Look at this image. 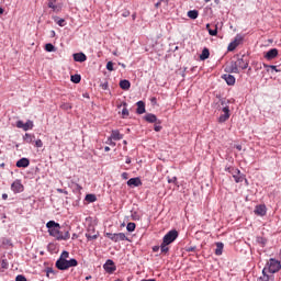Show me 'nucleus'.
Masks as SVG:
<instances>
[{
    "label": "nucleus",
    "instance_id": "nucleus-21",
    "mask_svg": "<svg viewBox=\"0 0 281 281\" xmlns=\"http://www.w3.org/2000/svg\"><path fill=\"white\" fill-rule=\"evenodd\" d=\"M257 281H271V277L267 274V267L262 269V276Z\"/></svg>",
    "mask_w": 281,
    "mask_h": 281
},
{
    "label": "nucleus",
    "instance_id": "nucleus-9",
    "mask_svg": "<svg viewBox=\"0 0 281 281\" xmlns=\"http://www.w3.org/2000/svg\"><path fill=\"white\" fill-rule=\"evenodd\" d=\"M222 111H223V113L224 114H222L220 117H218V122H220V124H223V123H225V122H227L228 120H229V106H224L223 109H222Z\"/></svg>",
    "mask_w": 281,
    "mask_h": 281
},
{
    "label": "nucleus",
    "instance_id": "nucleus-55",
    "mask_svg": "<svg viewBox=\"0 0 281 281\" xmlns=\"http://www.w3.org/2000/svg\"><path fill=\"white\" fill-rule=\"evenodd\" d=\"M232 170H236V168H234V167H226L225 168V171L229 172V175H232Z\"/></svg>",
    "mask_w": 281,
    "mask_h": 281
},
{
    "label": "nucleus",
    "instance_id": "nucleus-15",
    "mask_svg": "<svg viewBox=\"0 0 281 281\" xmlns=\"http://www.w3.org/2000/svg\"><path fill=\"white\" fill-rule=\"evenodd\" d=\"M222 78L229 87H234V85H236V77L233 75H224Z\"/></svg>",
    "mask_w": 281,
    "mask_h": 281
},
{
    "label": "nucleus",
    "instance_id": "nucleus-52",
    "mask_svg": "<svg viewBox=\"0 0 281 281\" xmlns=\"http://www.w3.org/2000/svg\"><path fill=\"white\" fill-rule=\"evenodd\" d=\"M122 115H123V119H126V116L128 115V109L124 108L122 110Z\"/></svg>",
    "mask_w": 281,
    "mask_h": 281
},
{
    "label": "nucleus",
    "instance_id": "nucleus-63",
    "mask_svg": "<svg viewBox=\"0 0 281 281\" xmlns=\"http://www.w3.org/2000/svg\"><path fill=\"white\" fill-rule=\"evenodd\" d=\"M142 281H156L155 279H143Z\"/></svg>",
    "mask_w": 281,
    "mask_h": 281
},
{
    "label": "nucleus",
    "instance_id": "nucleus-33",
    "mask_svg": "<svg viewBox=\"0 0 281 281\" xmlns=\"http://www.w3.org/2000/svg\"><path fill=\"white\" fill-rule=\"evenodd\" d=\"M59 229H60V226L59 227H55V228H50V231H48V234L50 236H53L54 238H56L58 236Z\"/></svg>",
    "mask_w": 281,
    "mask_h": 281
},
{
    "label": "nucleus",
    "instance_id": "nucleus-27",
    "mask_svg": "<svg viewBox=\"0 0 281 281\" xmlns=\"http://www.w3.org/2000/svg\"><path fill=\"white\" fill-rule=\"evenodd\" d=\"M46 227L49 232L50 229H55L56 227H60V224H58L54 221H49V222H47Z\"/></svg>",
    "mask_w": 281,
    "mask_h": 281
},
{
    "label": "nucleus",
    "instance_id": "nucleus-17",
    "mask_svg": "<svg viewBox=\"0 0 281 281\" xmlns=\"http://www.w3.org/2000/svg\"><path fill=\"white\" fill-rule=\"evenodd\" d=\"M136 105H137L136 113L138 115H143V113H146V103H144V101H138Z\"/></svg>",
    "mask_w": 281,
    "mask_h": 281
},
{
    "label": "nucleus",
    "instance_id": "nucleus-31",
    "mask_svg": "<svg viewBox=\"0 0 281 281\" xmlns=\"http://www.w3.org/2000/svg\"><path fill=\"white\" fill-rule=\"evenodd\" d=\"M56 3V0H49L48 1V8H50L52 10H54V12H58V7L55 4Z\"/></svg>",
    "mask_w": 281,
    "mask_h": 281
},
{
    "label": "nucleus",
    "instance_id": "nucleus-41",
    "mask_svg": "<svg viewBox=\"0 0 281 281\" xmlns=\"http://www.w3.org/2000/svg\"><path fill=\"white\" fill-rule=\"evenodd\" d=\"M237 47H238V44L236 42H232L228 45L227 49H228V52H234V49H236Z\"/></svg>",
    "mask_w": 281,
    "mask_h": 281
},
{
    "label": "nucleus",
    "instance_id": "nucleus-54",
    "mask_svg": "<svg viewBox=\"0 0 281 281\" xmlns=\"http://www.w3.org/2000/svg\"><path fill=\"white\" fill-rule=\"evenodd\" d=\"M57 192H59V194H69L65 189H57Z\"/></svg>",
    "mask_w": 281,
    "mask_h": 281
},
{
    "label": "nucleus",
    "instance_id": "nucleus-62",
    "mask_svg": "<svg viewBox=\"0 0 281 281\" xmlns=\"http://www.w3.org/2000/svg\"><path fill=\"white\" fill-rule=\"evenodd\" d=\"M2 199H3V201H5L8 199V193H3Z\"/></svg>",
    "mask_w": 281,
    "mask_h": 281
},
{
    "label": "nucleus",
    "instance_id": "nucleus-8",
    "mask_svg": "<svg viewBox=\"0 0 281 281\" xmlns=\"http://www.w3.org/2000/svg\"><path fill=\"white\" fill-rule=\"evenodd\" d=\"M238 69H247L249 67V59L245 55L238 58L236 61Z\"/></svg>",
    "mask_w": 281,
    "mask_h": 281
},
{
    "label": "nucleus",
    "instance_id": "nucleus-47",
    "mask_svg": "<svg viewBox=\"0 0 281 281\" xmlns=\"http://www.w3.org/2000/svg\"><path fill=\"white\" fill-rule=\"evenodd\" d=\"M167 181L168 183H175V186H177V177H172V178L168 177Z\"/></svg>",
    "mask_w": 281,
    "mask_h": 281
},
{
    "label": "nucleus",
    "instance_id": "nucleus-59",
    "mask_svg": "<svg viewBox=\"0 0 281 281\" xmlns=\"http://www.w3.org/2000/svg\"><path fill=\"white\" fill-rule=\"evenodd\" d=\"M196 247H189L187 248V251H195Z\"/></svg>",
    "mask_w": 281,
    "mask_h": 281
},
{
    "label": "nucleus",
    "instance_id": "nucleus-4",
    "mask_svg": "<svg viewBox=\"0 0 281 281\" xmlns=\"http://www.w3.org/2000/svg\"><path fill=\"white\" fill-rule=\"evenodd\" d=\"M267 267L269 273H278V271L281 269V263L279 260L272 258L268 261Z\"/></svg>",
    "mask_w": 281,
    "mask_h": 281
},
{
    "label": "nucleus",
    "instance_id": "nucleus-7",
    "mask_svg": "<svg viewBox=\"0 0 281 281\" xmlns=\"http://www.w3.org/2000/svg\"><path fill=\"white\" fill-rule=\"evenodd\" d=\"M231 175L235 179V183H243L245 181V176L238 169H232Z\"/></svg>",
    "mask_w": 281,
    "mask_h": 281
},
{
    "label": "nucleus",
    "instance_id": "nucleus-12",
    "mask_svg": "<svg viewBox=\"0 0 281 281\" xmlns=\"http://www.w3.org/2000/svg\"><path fill=\"white\" fill-rule=\"evenodd\" d=\"M127 186L130 188H139V186H142V179H139V178H131L127 181Z\"/></svg>",
    "mask_w": 281,
    "mask_h": 281
},
{
    "label": "nucleus",
    "instance_id": "nucleus-57",
    "mask_svg": "<svg viewBox=\"0 0 281 281\" xmlns=\"http://www.w3.org/2000/svg\"><path fill=\"white\" fill-rule=\"evenodd\" d=\"M150 102H151V104H157V98L153 97V98L150 99Z\"/></svg>",
    "mask_w": 281,
    "mask_h": 281
},
{
    "label": "nucleus",
    "instance_id": "nucleus-20",
    "mask_svg": "<svg viewBox=\"0 0 281 281\" xmlns=\"http://www.w3.org/2000/svg\"><path fill=\"white\" fill-rule=\"evenodd\" d=\"M120 87L124 91H128L131 89V81H128L126 79H123V80L120 81Z\"/></svg>",
    "mask_w": 281,
    "mask_h": 281
},
{
    "label": "nucleus",
    "instance_id": "nucleus-25",
    "mask_svg": "<svg viewBox=\"0 0 281 281\" xmlns=\"http://www.w3.org/2000/svg\"><path fill=\"white\" fill-rule=\"evenodd\" d=\"M63 235L59 237L61 238V240H69V238H71V235L69 234V229L68 228H64Z\"/></svg>",
    "mask_w": 281,
    "mask_h": 281
},
{
    "label": "nucleus",
    "instance_id": "nucleus-48",
    "mask_svg": "<svg viewBox=\"0 0 281 281\" xmlns=\"http://www.w3.org/2000/svg\"><path fill=\"white\" fill-rule=\"evenodd\" d=\"M35 147L43 148V140H41V139L35 140Z\"/></svg>",
    "mask_w": 281,
    "mask_h": 281
},
{
    "label": "nucleus",
    "instance_id": "nucleus-18",
    "mask_svg": "<svg viewBox=\"0 0 281 281\" xmlns=\"http://www.w3.org/2000/svg\"><path fill=\"white\" fill-rule=\"evenodd\" d=\"M16 168H27L30 166V159L27 158H21L16 161Z\"/></svg>",
    "mask_w": 281,
    "mask_h": 281
},
{
    "label": "nucleus",
    "instance_id": "nucleus-26",
    "mask_svg": "<svg viewBox=\"0 0 281 281\" xmlns=\"http://www.w3.org/2000/svg\"><path fill=\"white\" fill-rule=\"evenodd\" d=\"M187 15L189 16V19H199V11L198 10H190L188 11Z\"/></svg>",
    "mask_w": 281,
    "mask_h": 281
},
{
    "label": "nucleus",
    "instance_id": "nucleus-35",
    "mask_svg": "<svg viewBox=\"0 0 281 281\" xmlns=\"http://www.w3.org/2000/svg\"><path fill=\"white\" fill-rule=\"evenodd\" d=\"M55 23L59 25V27H65V19H60L58 16L54 18Z\"/></svg>",
    "mask_w": 281,
    "mask_h": 281
},
{
    "label": "nucleus",
    "instance_id": "nucleus-45",
    "mask_svg": "<svg viewBox=\"0 0 281 281\" xmlns=\"http://www.w3.org/2000/svg\"><path fill=\"white\" fill-rule=\"evenodd\" d=\"M16 128H22L24 131L25 130V123H23V121H18L16 122Z\"/></svg>",
    "mask_w": 281,
    "mask_h": 281
},
{
    "label": "nucleus",
    "instance_id": "nucleus-11",
    "mask_svg": "<svg viewBox=\"0 0 281 281\" xmlns=\"http://www.w3.org/2000/svg\"><path fill=\"white\" fill-rule=\"evenodd\" d=\"M145 122H148L149 124H161V121L157 120V115L153 114V113H148L144 116Z\"/></svg>",
    "mask_w": 281,
    "mask_h": 281
},
{
    "label": "nucleus",
    "instance_id": "nucleus-40",
    "mask_svg": "<svg viewBox=\"0 0 281 281\" xmlns=\"http://www.w3.org/2000/svg\"><path fill=\"white\" fill-rule=\"evenodd\" d=\"M135 227H136L135 223L130 222L126 226V229L127 232H135Z\"/></svg>",
    "mask_w": 281,
    "mask_h": 281
},
{
    "label": "nucleus",
    "instance_id": "nucleus-30",
    "mask_svg": "<svg viewBox=\"0 0 281 281\" xmlns=\"http://www.w3.org/2000/svg\"><path fill=\"white\" fill-rule=\"evenodd\" d=\"M169 244H166L165 241L161 243L160 245V251L161 254H168L170 251V248L168 247Z\"/></svg>",
    "mask_w": 281,
    "mask_h": 281
},
{
    "label": "nucleus",
    "instance_id": "nucleus-53",
    "mask_svg": "<svg viewBox=\"0 0 281 281\" xmlns=\"http://www.w3.org/2000/svg\"><path fill=\"white\" fill-rule=\"evenodd\" d=\"M60 236H63V231H58V235L55 236L56 240H63V238H60Z\"/></svg>",
    "mask_w": 281,
    "mask_h": 281
},
{
    "label": "nucleus",
    "instance_id": "nucleus-6",
    "mask_svg": "<svg viewBox=\"0 0 281 281\" xmlns=\"http://www.w3.org/2000/svg\"><path fill=\"white\" fill-rule=\"evenodd\" d=\"M11 190L14 194H21V192L25 190V187H23V183L21 182V180H15L11 184Z\"/></svg>",
    "mask_w": 281,
    "mask_h": 281
},
{
    "label": "nucleus",
    "instance_id": "nucleus-24",
    "mask_svg": "<svg viewBox=\"0 0 281 281\" xmlns=\"http://www.w3.org/2000/svg\"><path fill=\"white\" fill-rule=\"evenodd\" d=\"M207 58H210V49L203 48L200 60H207Z\"/></svg>",
    "mask_w": 281,
    "mask_h": 281
},
{
    "label": "nucleus",
    "instance_id": "nucleus-38",
    "mask_svg": "<svg viewBox=\"0 0 281 281\" xmlns=\"http://www.w3.org/2000/svg\"><path fill=\"white\" fill-rule=\"evenodd\" d=\"M258 245H261L262 247H265V245H267V239L265 237H257L256 238Z\"/></svg>",
    "mask_w": 281,
    "mask_h": 281
},
{
    "label": "nucleus",
    "instance_id": "nucleus-14",
    "mask_svg": "<svg viewBox=\"0 0 281 281\" xmlns=\"http://www.w3.org/2000/svg\"><path fill=\"white\" fill-rule=\"evenodd\" d=\"M255 214H257V216H265V214H267V206L265 204L257 205Z\"/></svg>",
    "mask_w": 281,
    "mask_h": 281
},
{
    "label": "nucleus",
    "instance_id": "nucleus-60",
    "mask_svg": "<svg viewBox=\"0 0 281 281\" xmlns=\"http://www.w3.org/2000/svg\"><path fill=\"white\" fill-rule=\"evenodd\" d=\"M161 249L159 246H154L153 251H159Z\"/></svg>",
    "mask_w": 281,
    "mask_h": 281
},
{
    "label": "nucleus",
    "instance_id": "nucleus-28",
    "mask_svg": "<svg viewBox=\"0 0 281 281\" xmlns=\"http://www.w3.org/2000/svg\"><path fill=\"white\" fill-rule=\"evenodd\" d=\"M86 201L88 203H95L98 201V198L95 196V194H87L86 195Z\"/></svg>",
    "mask_w": 281,
    "mask_h": 281
},
{
    "label": "nucleus",
    "instance_id": "nucleus-37",
    "mask_svg": "<svg viewBox=\"0 0 281 281\" xmlns=\"http://www.w3.org/2000/svg\"><path fill=\"white\" fill-rule=\"evenodd\" d=\"M46 52H56V46H54L52 43H48L45 45Z\"/></svg>",
    "mask_w": 281,
    "mask_h": 281
},
{
    "label": "nucleus",
    "instance_id": "nucleus-56",
    "mask_svg": "<svg viewBox=\"0 0 281 281\" xmlns=\"http://www.w3.org/2000/svg\"><path fill=\"white\" fill-rule=\"evenodd\" d=\"M154 131H156V133H159V131H161V125H155Z\"/></svg>",
    "mask_w": 281,
    "mask_h": 281
},
{
    "label": "nucleus",
    "instance_id": "nucleus-2",
    "mask_svg": "<svg viewBox=\"0 0 281 281\" xmlns=\"http://www.w3.org/2000/svg\"><path fill=\"white\" fill-rule=\"evenodd\" d=\"M177 238H179V232H177L176 229H172V231H169L164 236L162 243H165V245H172V243H175Z\"/></svg>",
    "mask_w": 281,
    "mask_h": 281
},
{
    "label": "nucleus",
    "instance_id": "nucleus-44",
    "mask_svg": "<svg viewBox=\"0 0 281 281\" xmlns=\"http://www.w3.org/2000/svg\"><path fill=\"white\" fill-rule=\"evenodd\" d=\"M86 238H88V240H97L98 235L86 234Z\"/></svg>",
    "mask_w": 281,
    "mask_h": 281
},
{
    "label": "nucleus",
    "instance_id": "nucleus-64",
    "mask_svg": "<svg viewBox=\"0 0 281 281\" xmlns=\"http://www.w3.org/2000/svg\"><path fill=\"white\" fill-rule=\"evenodd\" d=\"M125 164H131V158H126Z\"/></svg>",
    "mask_w": 281,
    "mask_h": 281
},
{
    "label": "nucleus",
    "instance_id": "nucleus-1",
    "mask_svg": "<svg viewBox=\"0 0 281 281\" xmlns=\"http://www.w3.org/2000/svg\"><path fill=\"white\" fill-rule=\"evenodd\" d=\"M56 267L59 269V271H67V269H70V267H78V260L76 259H58L56 261Z\"/></svg>",
    "mask_w": 281,
    "mask_h": 281
},
{
    "label": "nucleus",
    "instance_id": "nucleus-39",
    "mask_svg": "<svg viewBox=\"0 0 281 281\" xmlns=\"http://www.w3.org/2000/svg\"><path fill=\"white\" fill-rule=\"evenodd\" d=\"M71 103H61L60 104V109H63V111H69L71 110Z\"/></svg>",
    "mask_w": 281,
    "mask_h": 281
},
{
    "label": "nucleus",
    "instance_id": "nucleus-61",
    "mask_svg": "<svg viewBox=\"0 0 281 281\" xmlns=\"http://www.w3.org/2000/svg\"><path fill=\"white\" fill-rule=\"evenodd\" d=\"M235 148H236L237 150H243V145H236Z\"/></svg>",
    "mask_w": 281,
    "mask_h": 281
},
{
    "label": "nucleus",
    "instance_id": "nucleus-36",
    "mask_svg": "<svg viewBox=\"0 0 281 281\" xmlns=\"http://www.w3.org/2000/svg\"><path fill=\"white\" fill-rule=\"evenodd\" d=\"M24 142H26V144H32V142H34V136H32V134H25Z\"/></svg>",
    "mask_w": 281,
    "mask_h": 281
},
{
    "label": "nucleus",
    "instance_id": "nucleus-50",
    "mask_svg": "<svg viewBox=\"0 0 281 281\" xmlns=\"http://www.w3.org/2000/svg\"><path fill=\"white\" fill-rule=\"evenodd\" d=\"M1 267H2V269H8L9 263H8V260H7V259H3V260H2Z\"/></svg>",
    "mask_w": 281,
    "mask_h": 281
},
{
    "label": "nucleus",
    "instance_id": "nucleus-42",
    "mask_svg": "<svg viewBox=\"0 0 281 281\" xmlns=\"http://www.w3.org/2000/svg\"><path fill=\"white\" fill-rule=\"evenodd\" d=\"M69 258V251L64 250L59 257V260H67Z\"/></svg>",
    "mask_w": 281,
    "mask_h": 281
},
{
    "label": "nucleus",
    "instance_id": "nucleus-49",
    "mask_svg": "<svg viewBox=\"0 0 281 281\" xmlns=\"http://www.w3.org/2000/svg\"><path fill=\"white\" fill-rule=\"evenodd\" d=\"M15 281H27V279L25 278V276L19 274V276L15 278Z\"/></svg>",
    "mask_w": 281,
    "mask_h": 281
},
{
    "label": "nucleus",
    "instance_id": "nucleus-43",
    "mask_svg": "<svg viewBox=\"0 0 281 281\" xmlns=\"http://www.w3.org/2000/svg\"><path fill=\"white\" fill-rule=\"evenodd\" d=\"M233 43H236L237 44V47L240 45V43H243V37L241 36H239V35H237L236 37H235V40L233 41Z\"/></svg>",
    "mask_w": 281,
    "mask_h": 281
},
{
    "label": "nucleus",
    "instance_id": "nucleus-34",
    "mask_svg": "<svg viewBox=\"0 0 281 281\" xmlns=\"http://www.w3.org/2000/svg\"><path fill=\"white\" fill-rule=\"evenodd\" d=\"M32 128H34V122L29 120L26 123H24V131H32Z\"/></svg>",
    "mask_w": 281,
    "mask_h": 281
},
{
    "label": "nucleus",
    "instance_id": "nucleus-13",
    "mask_svg": "<svg viewBox=\"0 0 281 281\" xmlns=\"http://www.w3.org/2000/svg\"><path fill=\"white\" fill-rule=\"evenodd\" d=\"M72 58L75 63H85L87 60V55H85V53H75Z\"/></svg>",
    "mask_w": 281,
    "mask_h": 281
},
{
    "label": "nucleus",
    "instance_id": "nucleus-22",
    "mask_svg": "<svg viewBox=\"0 0 281 281\" xmlns=\"http://www.w3.org/2000/svg\"><path fill=\"white\" fill-rule=\"evenodd\" d=\"M225 245L221 241L216 243L215 256H223V248Z\"/></svg>",
    "mask_w": 281,
    "mask_h": 281
},
{
    "label": "nucleus",
    "instance_id": "nucleus-5",
    "mask_svg": "<svg viewBox=\"0 0 281 281\" xmlns=\"http://www.w3.org/2000/svg\"><path fill=\"white\" fill-rule=\"evenodd\" d=\"M103 269L106 273H115L117 271V267L115 266V262L112 259H108L105 263L103 265Z\"/></svg>",
    "mask_w": 281,
    "mask_h": 281
},
{
    "label": "nucleus",
    "instance_id": "nucleus-23",
    "mask_svg": "<svg viewBox=\"0 0 281 281\" xmlns=\"http://www.w3.org/2000/svg\"><path fill=\"white\" fill-rule=\"evenodd\" d=\"M265 69H267V71H271L273 74V71H276L277 74H280V69H278L277 66H272V65H267L263 64Z\"/></svg>",
    "mask_w": 281,
    "mask_h": 281
},
{
    "label": "nucleus",
    "instance_id": "nucleus-10",
    "mask_svg": "<svg viewBox=\"0 0 281 281\" xmlns=\"http://www.w3.org/2000/svg\"><path fill=\"white\" fill-rule=\"evenodd\" d=\"M226 71L228 74H240L238 64H236V61H231V64L226 67Z\"/></svg>",
    "mask_w": 281,
    "mask_h": 281
},
{
    "label": "nucleus",
    "instance_id": "nucleus-16",
    "mask_svg": "<svg viewBox=\"0 0 281 281\" xmlns=\"http://www.w3.org/2000/svg\"><path fill=\"white\" fill-rule=\"evenodd\" d=\"M278 56V50L277 48H271L270 50H268L265 55V58L267 60H273V58H276Z\"/></svg>",
    "mask_w": 281,
    "mask_h": 281
},
{
    "label": "nucleus",
    "instance_id": "nucleus-58",
    "mask_svg": "<svg viewBox=\"0 0 281 281\" xmlns=\"http://www.w3.org/2000/svg\"><path fill=\"white\" fill-rule=\"evenodd\" d=\"M122 178H123V179H128V173H127V172H123V173H122Z\"/></svg>",
    "mask_w": 281,
    "mask_h": 281
},
{
    "label": "nucleus",
    "instance_id": "nucleus-32",
    "mask_svg": "<svg viewBox=\"0 0 281 281\" xmlns=\"http://www.w3.org/2000/svg\"><path fill=\"white\" fill-rule=\"evenodd\" d=\"M71 82H74L75 85H78L80 82V80H82V77H80V75H72L70 77Z\"/></svg>",
    "mask_w": 281,
    "mask_h": 281
},
{
    "label": "nucleus",
    "instance_id": "nucleus-29",
    "mask_svg": "<svg viewBox=\"0 0 281 281\" xmlns=\"http://www.w3.org/2000/svg\"><path fill=\"white\" fill-rule=\"evenodd\" d=\"M206 30L209 31L210 36H216L218 34V27L215 26L214 30L210 29V24H206Z\"/></svg>",
    "mask_w": 281,
    "mask_h": 281
},
{
    "label": "nucleus",
    "instance_id": "nucleus-51",
    "mask_svg": "<svg viewBox=\"0 0 281 281\" xmlns=\"http://www.w3.org/2000/svg\"><path fill=\"white\" fill-rule=\"evenodd\" d=\"M105 144H109V146H115V142H113V138H111V136L108 138Z\"/></svg>",
    "mask_w": 281,
    "mask_h": 281
},
{
    "label": "nucleus",
    "instance_id": "nucleus-46",
    "mask_svg": "<svg viewBox=\"0 0 281 281\" xmlns=\"http://www.w3.org/2000/svg\"><path fill=\"white\" fill-rule=\"evenodd\" d=\"M106 69H108V71H114L113 61H108Z\"/></svg>",
    "mask_w": 281,
    "mask_h": 281
},
{
    "label": "nucleus",
    "instance_id": "nucleus-3",
    "mask_svg": "<svg viewBox=\"0 0 281 281\" xmlns=\"http://www.w3.org/2000/svg\"><path fill=\"white\" fill-rule=\"evenodd\" d=\"M106 238L112 240V243H120L122 240H130L124 233H106Z\"/></svg>",
    "mask_w": 281,
    "mask_h": 281
},
{
    "label": "nucleus",
    "instance_id": "nucleus-19",
    "mask_svg": "<svg viewBox=\"0 0 281 281\" xmlns=\"http://www.w3.org/2000/svg\"><path fill=\"white\" fill-rule=\"evenodd\" d=\"M110 137H111V139H114V142H120V139H123V138H124V135H122V134L120 133V131L114 130V131H112Z\"/></svg>",
    "mask_w": 281,
    "mask_h": 281
}]
</instances>
